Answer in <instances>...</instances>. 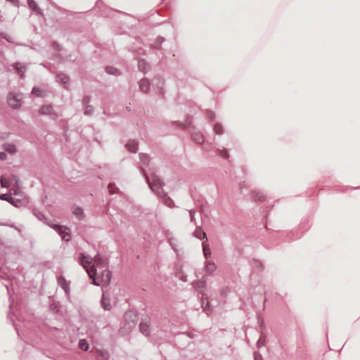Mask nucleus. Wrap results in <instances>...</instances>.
Here are the masks:
<instances>
[{"instance_id":"10","label":"nucleus","mask_w":360,"mask_h":360,"mask_svg":"<svg viewBox=\"0 0 360 360\" xmlns=\"http://www.w3.org/2000/svg\"><path fill=\"white\" fill-rule=\"evenodd\" d=\"M2 147L6 153L11 155H13L17 152V148L15 145L13 143H5Z\"/></svg>"},{"instance_id":"22","label":"nucleus","mask_w":360,"mask_h":360,"mask_svg":"<svg viewBox=\"0 0 360 360\" xmlns=\"http://www.w3.org/2000/svg\"><path fill=\"white\" fill-rule=\"evenodd\" d=\"M202 307L204 309L205 312H208L210 310L209 302L203 297H202Z\"/></svg>"},{"instance_id":"19","label":"nucleus","mask_w":360,"mask_h":360,"mask_svg":"<svg viewBox=\"0 0 360 360\" xmlns=\"http://www.w3.org/2000/svg\"><path fill=\"white\" fill-rule=\"evenodd\" d=\"M27 4L32 10L36 11L37 13H40V8L37 6V4L34 0H28Z\"/></svg>"},{"instance_id":"27","label":"nucleus","mask_w":360,"mask_h":360,"mask_svg":"<svg viewBox=\"0 0 360 360\" xmlns=\"http://www.w3.org/2000/svg\"><path fill=\"white\" fill-rule=\"evenodd\" d=\"M252 195L254 196V198L257 200H264V197L263 195V194H262V193H259V192H257V191H253L252 192Z\"/></svg>"},{"instance_id":"5","label":"nucleus","mask_w":360,"mask_h":360,"mask_svg":"<svg viewBox=\"0 0 360 360\" xmlns=\"http://www.w3.org/2000/svg\"><path fill=\"white\" fill-rule=\"evenodd\" d=\"M48 226L57 231L59 235H60L62 238L65 241L70 240L71 236L70 234L69 229H68L67 227L56 225V224H53L51 222H48Z\"/></svg>"},{"instance_id":"17","label":"nucleus","mask_w":360,"mask_h":360,"mask_svg":"<svg viewBox=\"0 0 360 360\" xmlns=\"http://www.w3.org/2000/svg\"><path fill=\"white\" fill-rule=\"evenodd\" d=\"M216 269V266L213 262L207 261L205 263V271L208 274H212V272Z\"/></svg>"},{"instance_id":"15","label":"nucleus","mask_w":360,"mask_h":360,"mask_svg":"<svg viewBox=\"0 0 360 360\" xmlns=\"http://www.w3.org/2000/svg\"><path fill=\"white\" fill-rule=\"evenodd\" d=\"M58 282L65 292H68L69 291V284L68 283L67 281L65 279L64 277H59L58 279Z\"/></svg>"},{"instance_id":"23","label":"nucleus","mask_w":360,"mask_h":360,"mask_svg":"<svg viewBox=\"0 0 360 360\" xmlns=\"http://www.w3.org/2000/svg\"><path fill=\"white\" fill-rule=\"evenodd\" d=\"M32 94L38 96H43L45 95L44 91H43V90L39 87H34Z\"/></svg>"},{"instance_id":"12","label":"nucleus","mask_w":360,"mask_h":360,"mask_svg":"<svg viewBox=\"0 0 360 360\" xmlns=\"http://www.w3.org/2000/svg\"><path fill=\"white\" fill-rule=\"evenodd\" d=\"M140 89L143 93L148 92L150 89V82L148 79H141L140 82Z\"/></svg>"},{"instance_id":"7","label":"nucleus","mask_w":360,"mask_h":360,"mask_svg":"<svg viewBox=\"0 0 360 360\" xmlns=\"http://www.w3.org/2000/svg\"><path fill=\"white\" fill-rule=\"evenodd\" d=\"M125 320L128 324V328L131 329L134 327L137 322V315L133 311H128L125 314Z\"/></svg>"},{"instance_id":"11","label":"nucleus","mask_w":360,"mask_h":360,"mask_svg":"<svg viewBox=\"0 0 360 360\" xmlns=\"http://www.w3.org/2000/svg\"><path fill=\"white\" fill-rule=\"evenodd\" d=\"M72 212L78 219H83L85 217V214L82 207L77 206H73L72 207Z\"/></svg>"},{"instance_id":"2","label":"nucleus","mask_w":360,"mask_h":360,"mask_svg":"<svg viewBox=\"0 0 360 360\" xmlns=\"http://www.w3.org/2000/svg\"><path fill=\"white\" fill-rule=\"evenodd\" d=\"M1 200H6L16 207H20L22 205V193L21 190L15 188H11L9 193L0 195Z\"/></svg>"},{"instance_id":"21","label":"nucleus","mask_w":360,"mask_h":360,"mask_svg":"<svg viewBox=\"0 0 360 360\" xmlns=\"http://www.w3.org/2000/svg\"><path fill=\"white\" fill-rule=\"evenodd\" d=\"M193 139L198 143H202L204 142V136L200 133L193 134Z\"/></svg>"},{"instance_id":"4","label":"nucleus","mask_w":360,"mask_h":360,"mask_svg":"<svg viewBox=\"0 0 360 360\" xmlns=\"http://www.w3.org/2000/svg\"><path fill=\"white\" fill-rule=\"evenodd\" d=\"M149 187L158 195L163 193L162 187L164 183L157 174H152L150 177H147Z\"/></svg>"},{"instance_id":"35","label":"nucleus","mask_w":360,"mask_h":360,"mask_svg":"<svg viewBox=\"0 0 360 360\" xmlns=\"http://www.w3.org/2000/svg\"><path fill=\"white\" fill-rule=\"evenodd\" d=\"M109 192L110 193H114L115 191L113 190V185L112 184H110L108 186Z\"/></svg>"},{"instance_id":"26","label":"nucleus","mask_w":360,"mask_h":360,"mask_svg":"<svg viewBox=\"0 0 360 360\" xmlns=\"http://www.w3.org/2000/svg\"><path fill=\"white\" fill-rule=\"evenodd\" d=\"M214 131L217 134H221L223 132V127L220 124H216L214 126Z\"/></svg>"},{"instance_id":"1","label":"nucleus","mask_w":360,"mask_h":360,"mask_svg":"<svg viewBox=\"0 0 360 360\" xmlns=\"http://www.w3.org/2000/svg\"><path fill=\"white\" fill-rule=\"evenodd\" d=\"M93 260L94 263L91 266L89 267L92 263V259L90 257L85 256L83 253L80 254V263L84 267L89 276L93 278V283L95 285H99L100 283L97 282L96 276L98 273L96 268L103 269L106 267L107 262L106 259L102 258L99 255H97Z\"/></svg>"},{"instance_id":"34","label":"nucleus","mask_w":360,"mask_h":360,"mask_svg":"<svg viewBox=\"0 0 360 360\" xmlns=\"http://www.w3.org/2000/svg\"><path fill=\"white\" fill-rule=\"evenodd\" d=\"M255 360H262V356L258 353L255 354Z\"/></svg>"},{"instance_id":"30","label":"nucleus","mask_w":360,"mask_h":360,"mask_svg":"<svg viewBox=\"0 0 360 360\" xmlns=\"http://www.w3.org/2000/svg\"><path fill=\"white\" fill-rule=\"evenodd\" d=\"M219 155L221 157L224 158H229V153L226 148L219 150Z\"/></svg>"},{"instance_id":"24","label":"nucleus","mask_w":360,"mask_h":360,"mask_svg":"<svg viewBox=\"0 0 360 360\" xmlns=\"http://www.w3.org/2000/svg\"><path fill=\"white\" fill-rule=\"evenodd\" d=\"M79 347L84 349V351H87L89 349V345L85 340H80L79 342Z\"/></svg>"},{"instance_id":"33","label":"nucleus","mask_w":360,"mask_h":360,"mask_svg":"<svg viewBox=\"0 0 360 360\" xmlns=\"http://www.w3.org/2000/svg\"><path fill=\"white\" fill-rule=\"evenodd\" d=\"M145 63L143 61L139 62V68L140 70H144Z\"/></svg>"},{"instance_id":"14","label":"nucleus","mask_w":360,"mask_h":360,"mask_svg":"<svg viewBox=\"0 0 360 360\" xmlns=\"http://www.w3.org/2000/svg\"><path fill=\"white\" fill-rule=\"evenodd\" d=\"M103 307L106 309L109 310L111 308L110 305V298L106 295V294H103L102 302H101Z\"/></svg>"},{"instance_id":"3","label":"nucleus","mask_w":360,"mask_h":360,"mask_svg":"<svg viewBox=\"0 0 360 360\" xmlns=\"http://www.w3.org/2000/svg\"><path fill=\"white\" fill-rule=\"evenodd\" d=\"M22 96L20 91L16 90L11 91L6 96L8 105L14 110L19 109L22 105Z\"/></svg>"},{"instance_id":"28","label":"nucleus","mask_w":360,"mask_h":360,"mask_svg":"<svg viewBox=\"0 0 360 360\" xmlns=\"http://www.w3.org/2000/svg\"><path fill=\"white\" fill-rule=\"evenodd\" d=\"M105 71L109 74H113V75L117 74V72H118V70L117 69L110 68V66H108L105 68Z\"/></svg>"},{"instance_id":"25","label":"nucleus","mask_w":360,"mask_h":360,"mask_svg":"<svg viewBox=\"0 0 360 360\" xmlns=\"http://www.w3.org/2000/svg\"><path fill=\"white\" fill-rule=\"evenodd\" d=\"M58 78L63 84H66L69 80V77L65 74H59Z\"/></svg>"},{"instance_id":"36","label":"nucleus","mask_w":360,"mask_h":360,"mask_svg":"<svg viewBox=\"0 0 360 360\" xmlns=\"http://www.w3.org/2000/svg\"><path fill=\"white\" fill-rule=\"evenodd\" d=\"M20 68H21L20 64H18H18H16V65H15V69H16V70H17L18 72H20Z\"/></svg>"},{"instance_id":"8","label":"nucleus","mask_w":360,"mask_h":360,"mask_svg":"<svg viewBox=\"0 0 360 360\" xmlns=\"http://www.w3.org/2000/svg\"><path fill=\"white\" fill-rule=\"evenodd\" d=\"M39 112L43 115H50L51 117L53 119H55L57 117L51 105H42L39 110Z\"/></svg>"},{"instance_id":"29","label":"nucleus","mask_w":360,"mask_h":360,"mask_svg":"<svg viewBox=\"0 0 360 360\" xmlns=\"http://www.w3.org/2000/svg\"><path fill=\"white\" fill-rule=\"evenodd\" d=\"M165 204L170 207L174 206V202H173L172 198L169 197H167L165 199Z\"/></svg>"},{"instance_id":"13","label":"nucleus","mask_w":360,"mask_h":360,"mask_svg":"<svg viewBox=\"0 0 360 360\" xmlns=\"http://www.w3.org/2000/svg\"><path fill=\"white\" fill-rule=\"evenodd\" d=\"M140 330L144 335H148V333L150 332V323L148 322H141L140 323Z\"/></svg>"},{"instance_id":"16","label":"nucleus","mask_w":360,"mask_h":360,"mask_svg":"<svg viewBox=\"0 0 360 360\" xmlns=\"http://www.w3.org/2000/svg\"><path fill=\"white\" fill-rule=\"evenodd\" d=\"M194 236L199 239H205V241L207 240V236L204 231H202L200 228H198L194 231Z\"/></svg>"},{"instance_id":"6","label":"nucleus","mask_w":360,"mask_h":360,"mask_svg":"<svg viewBox=\"0 0 360 360\" xmlns=\"http://www.w3.org/2000/svg\"><path fill=\"white\" fill-rule=\"evenodd\" d=\"M1 186L3 188H8L11 186V188H17L18 190L20 189V181L19 179H16L15 176L12 177L10 181L6 179L4 177H1L0 179Z\"/></svg>"},{"instance_id":"18","label":"nucleus","mask_w":360,"mask_h":360,"mask_svg":"<svg viewBox=\"0 0 360 360\" xmlns=\"http://www.w3.org/2000/svg\"><path fill=\"white\" fill-rule=\"evenodd\" d=\"M126 146L129 151L133 152V153L136 152L137 148H138L137 143L136 142H134V141H129L127 143Z\"/></svg>"},{"instance_id":"31","label":"nucleus","mask_w":360,"mask_h":360,"mask_svg":"<svg viewBox=\"0 0 360 360\" xmlns=\"http://www.w3.org/2000/svg\"><path fill=\"white\" fill-rule=\"evenodd\" d=\"M7 159V154L5 152H0V160H5Z\"/></svg>"},{"instance_id":"20","label":"nucleus","mask_w":360,"mask_h":360,"mask_svg":"<svg viewBox=\"0 0 360 360\" xmlns=\"http://www.w3.org/2000/svg\"><path fill=\"white\" fill-rule=\"evenodd\" d=\"M202 250H203V253H204V255L206 259L210 257V255H211V250L209 248V245H207L206 243H202Z\"/></svg>"},{"instance_id":"32","label":"nucleus","mask_w":360,"mask_h":360,"mask_svg":"<svg viewBox=\"0 0 360 360\" xmlns=\"http://www.w3.org/2000/svg\"><path fill=\"white\" fill-rule=\"evenodd\" d=\"M141 160L143 162H148V158L145 155H141Z\"/></svg>"},{"instance_id":"37","label":"nucleus","mask_w":360,"mask_h":360,"mask_svg":"<svg viewBox=\"0 0 360 360\" xmlns=\"http://www.w3.org/2000/svg\"><path fill=\"white\" fill-rule=\"evenodd\" d=\"M10 1L13 2V4H15L17 1V0H10Z\"/></svg>"},{"instance_id":"9","label":"nucleus","mask_w":360,"mask_h":360,"mask_svg":"<svg viewBox=\"0 0 360 360\" xmlns=\"http://www.w3.org/2000/svg\"><path fill=\"white\" fill-rule=\"evenodd\" d=\"M101 284L107 285L109 283L111 278L110 271L108 269H103L100 273Z\"/></svg>"}]
</instances>
